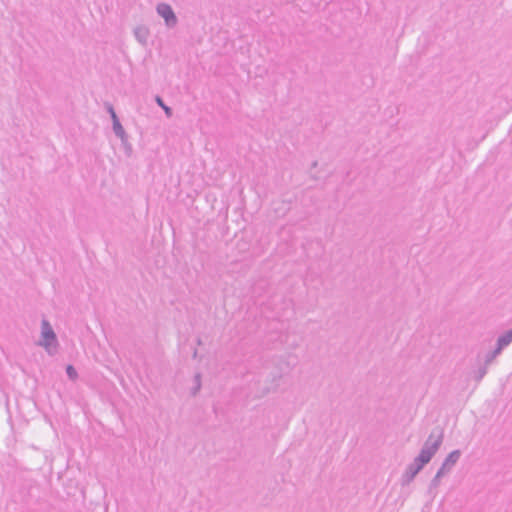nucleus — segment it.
<instances>
[{
  "label": "nucleus",
  "instance_id": "nucleus-1",
  "mask_svg": "<svg viewBox=\"0 0 512 512\" xmlns=\"http://www.w3.org/2000/svg\"><path fill=\"white\" fill-rule=\"evenodd\" d=\"M42 345L48 350L56 346V335L47 321L42 322Z\"/></svg>",
  "mask_w": 512,
  "mask_h": 512
},
{
  "label": "nucleus",
  "instance_id": "nucleus-2",
  "mask_svg": "<svg viewBox=\"0 0 512 512\" xmlns=\"http://www.w3.org/2000/svg\"><path fill=\"white\" fill-rule=\"evenodd\" d=\"M439 444H440V438L436 439L434 441V443L431 445H428V444L425 445V447L422 449V451L420 452L419 457L417 459V461L419 462L418 469H420L423 465H425L426 463H428L430 461L431 457L436 452Z\"/></svg>",
  "mask_w": 512,
  "mask_h": 512
},
{
  "label": "nucleus",
  "instance_id": "nucleus-3",
  "mask_svg": "<svg viewBox=\"0 0 512 512\" xmlns=\"http://www.w3.org/2000/svg\"><path fill=\"white\" fill-rule=\"evenodd\" d=\"M158 12L165 19L167 24H169V25L175 24L176 17L169 5H166V4L159 5Z\"/></svg>",
  "mask_w": 512,
  "mask_h": 512
},
{
  "label": "nucleus",
  "instance_id": "nucleus-4",
  "mask_svg": "<svg viewBox=\"0 0 512 512\" xmlns=\"http://www.w3.org/2000/svg\"><path fill=\"white\" fill-rule=\"evenodd\" d=\"M459 458V452H452L446 460L445 465L454 464Z\"/></svg>",
  "mask_w": 512,
  "mask_h": 512
},
{
  "label": "nucleus",
  "instance_id": "nucleus-5",
  "mask_svg": "<svg viewBox=\"0 0 512 512\" xmlns=\"http://www.w3.org/2000/svg\"><path fill=\"white\" fill-rule=\"evenodd\" d=\"M511 340H512V331L509 332L506 336L499 339L500 347H503V346L509 344Z\"/></svg>",
  "mask_w": 512,
  "mask_h": 512
},
{
  "label": "nucleus",
  "instance_id": "nucleus-6",
  "mask_svg": "<svg viewBox=\"0 0 512 512\" xmlns=\"http://www.w3.org/2000/svg\"><path fill=\"white\" fill-rule=\"evenodd\" d=\"M66 370H67V374H68V376H69L72 380H75V379L77 378V372H76V370L74 369V367H73V366L68 365Z\"/></svg>",
  "mask_w": 512,
  "mask_h": 512
},
{
  "label": "nucleus",
  "instance_id": "nucleus-7",
  "mask_svg": "<svg viewBox=\"0 0 512 512\" xmlns=\"http://www.w3.org/2000/svg\"><path fill=\"white\" fill-rule=\"evenodd\" d=\"M162 108L164 109V111L166 112V114H167L168 116H170V115H171V109H170L169 107H167V106H165V105H164Z\"/></svg>",
  "mask_w": 512,
  "mask_h": 512
},
{
  "label": "nucleus",
  "instance_id": "nucleus-8",
  "mask_svg": "<svg viewBox=\"0 0 512 512\" xmlns=\"http://www.w3.org/2000/svg\"><path fill=\"white\" fill-rule=\"evenodd\" d=\"M156 101H157V103H158L161 107H163V106H164V103H163V101H162V99H161L160 97H157V98H156Z\"/></svg>",
  "mask_w": 512,
  "mask_h": 512
},
{
  "label": "nucleus",
  "instance_id": "nucleus-9",
  "mask_svg": "<svg viewBox=\"0 0 512 512\" xmlns=\"http://www.w3.org/2000/svg\"><path fill=\"white\" fill-rule=\"evenodd\" d=\"M111 112H112V117L115 119L116 118L115 113L113 111H111Z\"/></svg>",
  "mask_w": 512,
  "mask_h": 512
}]
</instances>
